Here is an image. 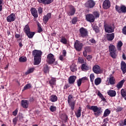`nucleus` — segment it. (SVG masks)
<instances>
[{"label": "nucleus", "instance_id": "43", "mask_svg": "<svg viewBox=\"0 0 126 126\" xmlns=\"http://www.w3.org/2000/svg\"><path fill=\"white\" fill-rule=\"evenodd\" d=\"M61 43H63V44H67V40L64 37H63L61 40Z\"/></svg>", "mask_w": 126, "mask_h": 126}, {"label": "nucleus", "instance_id": "39", "mask_svg": "<svg viewBox=\"0 0 126 126\" xmlns=\"http://www.w3.org/2000/svg\"><path fill=\"white\" fill-rule=\"evenodd\" d=\"M57 80H56V78H52V79L50 80L49 83L50 85H56V82Z\"/></svg>", "mask_w": 126, "mask_h": 126}, {"label": "nucleus", "instance_id": "60", "mask_svg": "<svg viewBox=\"0 0 126 126\" xmlns=\"http://www.w3.org/2000/svg\"><path fill=\"white\" fill-rule=\"evenodd\" d=\"M2 0H0V11H1L2 10V5H1V3H2Z\"/></svg>", "mask_w": 126, "mask_h": 126}, {"label": "nucleus", "instance_id": "9", "mask_svg": "<svg viewBox=\"0 0 126 126\" xmlns=\"http://www.w3.org/2000/svg\"><path fill=\"white\" fill-rule=\"evenodd\" d=\"M80 34L81 37L84 38V37H87V36H88V32L86 29H84V28H81L80 29Z\"/></svg>", "mask_w": 126, "mask_h": 126}, {"label": "nucleus", "instance_id": "22", "mask_svg": "<svg viewBox=\"0 0 126 126\" xmlns=\"http://www.w3.org/2000/svg\"><path fill=\"white\" fill-rule=\"evenodd\" d=\"M114 38H115V34L114 33L107 34L106 35V39H107L108 41H112V40H114Z\"/></svg>", "mask_w": 126, "mask_h": 126}, {"label": "nucleus", "instance_id": "28", "mask_svg": "<svg viewBox=\"0 0 126 126\" xmlns=\"http://www.w3.org/2000/svg\"><path fill=\"white\" fill-rule=\"evenodd\" d=\"M110 55L113 59H117L118 53L117 51H113L112 52H110Z\"/></svg>", "mask_w": 126, "mask_h": 126}, {"label": "nucleus", "instance_id": "14", "mask_svg": "<svg viewBox=\"0 0 126 126\" xmlns=\"http://www.w3.org/2000/svg\"><path fill=\"white\" fill-rule=\"evenodd\" d=\"M29 105V101L26 100H23L21 101V105L23 108L25 109H27L28 108V106Z\"/></svg>", "mask_w": 126, "mask_h": 126}, {"label": "nucleus", "instance_id": "3", "mask_svg": "<svg viewBox=\"0 0 126 126\" xmlns=\"http://www.w3.org/2000/svg\"><path fill=\"white\" fill-rule=\"evenodd\" d=\"M75 49L78 52H80V51H82V48H83V44L80 41L76 40L74 44Z\"/></svg>", "mask_w": 126, "mask_h": 126}, {"label": "nucleus", "instance_id": "6", "mask_svg": "<svg viewBox=\"0 0 126 126\" xmlns=\"http://www.w3.org/2000/svg\"><path fill=\"white\" fill-rule=\"evenodd\" d=\"M104 29L106 33H112V32H114V28L110 25L106 24L105 23H104Z\"/></svg>", "mask_w": 126, "mask_h": 126}, {"label": "nucleus", "instance_id": "61", "mask_svg": "<svg viewBox=\"0 0 126 126\" xmlns=\"http://www.w3.org/2000/svg\"><path fill=\"white\" fill-rule=\"evenodd\" d=\"M90 42L91 43H92V44H95L96 40H95V39H91L90 40Z\"/></svg>", "mask_w": 126, "mask_h": 126}, {"label": "nucleus", "instance_id": "13", "mask_svg": "<svg viewBox=\"0 0 126 126\" xmlns=\"http://www.w3.org/2000/svg\"><path fill=\"white\" fill-rule=\"evenodd\" d=\"M111 6V2L109 0H105L103 3V8L104 9H108Z\"/></svg>", "mask_w": 126, "mask_h": 126}, {"label": "nucleus", "instance_id": "40", "mask_svg": "<svg viewBox=\"0 0 126 126\" xmlns=\"http://www.w3.org/2000/svg\"><path fill=\"white\" fill-rule=\"evenodd\" d=\"M69 107H70L71 110L73 111L74 110V106H75V101L68 103Z\"/></svg>", "mask_w": 126, "mask_h": 126}, {"label": "nucleus", "instance_id": "48", "mask_svg": "<svg viewBox=\"0 0 126 126\" xmlns=\"http://www.w3.org/2000/svg\"><path fill=\"white\" fill-rule=\"evenodd\" d=\"M78 62L80 63H84V59L81 57H79L78 59Z\"/></svg>", "mask_w": 126, "mask_h": 126}, {"label": "nucleus", "instance_id": "53", "mask_svg": "<svg viewBox=\"0 0 126 126\" xmlns=\"http://www.w3.org/2000/svg\"><path fill=\"white\" fill-rule=\"evenodd\" d=\"M121 111H123V108L121 107H118L116 109V112L117 113H119V112H121Z\"/></svg>", "mask_w": 126, "mask_h": 126}, {"label": "nucleus", "instance_id": "57", "mask_svg": "<svg viewBox=\"0 0 126 126\" xmlns=\"http://www.w3.org/2000/svg\"><path fill=\"white\" fill-rule=\"evenodd\" d=\"M38 12L39 14H41L42 13V12H43V9H42V8H41V7H39L38 8Z\"/></svg>", "mask_w": 126, "mask_h": 126}, {"label": "nucleus", "instance_id": "18", "mask_svg": "<svg viewBox=\"0 0 126 126\" xmlns=\"http://www.w3.org/2000/svg\"><path fill=\"white\" fill-rule=\"evenodd\" d=\"M76 79V76H71L68 78V82L69 84H73L75 82V80Z\"/></svg>", "mask_w": 126, "mask_h": 126}, {"label": "nucleus", "instance_id": "25", "mask_svg": "<svg viewBox=\"0 0 126 126\" xmlns=\"http://www.w3.org/2000/svg\"><path fill=\"white\" fill-rule=\"evenodd\" d=\"M109 50L110 53L112 52H116L117 51V49H116V46L113 44H110L109 46Z\"/></svg>", "mask_w": 126, "mask_h": 126}, {"label": "nucleus", "instance_id": "54", "mask_svg": "<svg viewBox=\"0 0 126 126\" xmlns=\"http://www.w3.org/2000/svg\"><path fill=\"white\" fill-rule=\"evenodd\" d=\"M77 22V18L76 17L74 18L72 20V23H73V24H75V23H76Z\"/></svg>", "mask_w": 126, "mask_h": 126}, {"label": "nucleus", "instance_id": "62", "mask_svg": "<svg viewBox=\"0 0 126 126\" xmlns=\"http://www.w3.org/2000/svg\"><path fill=\"white\" fill-rule=\"evenodd\" d=\"M63 57H65V56H66V51H65V50H63Z\"/></svg>", "mask_w": 126, "mask_h": 126}, {"label": "nucleus", "instance_id": "42", "mask_svg": "<svg viewBox=\"0 0 126 126\" xmlns=\"http://www.w3.org/2000/svg\"><path fill=\"white\" fill-rule=\"evenodd\" d=\"M90 78L91 82H94V80L95 79V75H94V74H91L90 75Z\"/></svg>", "mask_w": 126, "mask_h": 126}, {"label": "nucleus", "instance_id": "26", "mask_svg": "<svg viewBox=\"0 0 126 126\" xmlns=\"http://www.w3.org/2000/svg\"><path fill=\"white\" fill-rule=\"evenodd\" d=\"M77 118H80L81 117V107H79V109L75 112Z\"/></svg>", "mask_w": 126, "mask_h": 126}, {"label": "nucleus", "instance_id": "12", "mask_svg": "<svg viewBox=\"0 0 126 126\" xmlns=\"http://www.w3.org/2000/svg\"><path fill=\"white\" fill-rule=\"evenodd\" d=\"M92 51L91 47L86 46L84 47V51L83 52V55L85 58L87 57V53H91Z\"/></svg>", "mask_w": 126, "mask_h": 126}, {"label": "nucleus", "instance_id": "50", "mask_svg": "<svg viewBox=\"0 0 126 126\" xmlns=\"http://www.w3.org/2000/svg\"><path fill=\"white\" fill-rule=\"evenodd\" d=\"M93 30L96 32V33H98L99 32V29L97 26L93 27Z\"/></svg>", "mask_w": 126, "mask_h": 126}, {"label": "nucleus", "instance_id": "17", "mask_svg": "<svg viewBox=\"0 0 126 126\" xmlns=\"http://www.w3.org/2000/svg\"><path fill=\"white\" fill-rule=\"evenodd\" d=\"M74 13H75V9L74 7H73V6H71L70 10L67 12V14L69 15V16H71L74 15Z\"/></svg>", "mask_w": 126, "mask_h": 126}, {"label": "nucleus", "instance_id": "20", "mask_svg": "<svg viewBox=\"0 0 126 126\" xmlns=\"http://www.w3.org/2000/svg\"><path fill=\"white\" fill-rule=\"evenodd\" d=\"M121 69L124 74L126 72V63L125 62L122 61L121 63Z\"/></svg>", "mask_w": 126, "mask_h": 126}, {"label": "nucleus", "instance_id": "46", "mask_svg": "<svg viewBox=\"0 0 126 126\" xmlns=\"http://www.w3.org/2000/svg\"><path fill=\"white\" fill-rule=\"evenodd\" d=\"M37 26H38V32L39 33L42 32V31H43V29H42V28H41V25H40V23H37Z\"/></svg>", "mask_w": 126, "mask_h": 126}, {"label": "nucleus", "instance_id": "56", "mask_svg": "<svg viewBox=\"0 0 126 126\" xmlns=\"http://www.w3.org/2000/svg\"><path fill=\"white\" fill-rule=\"evenodd\" d=\"M82 82V81L81 80V79H79L78 81H77V85L79 87V86H80V85H81V83Z\"/></svg>", "mask_w": 126, "mask_h": 126}, {"label": "nucleus", "instance_id": "21", "mask_svg": "<svg viewBox=\"0 0 126 126\" xmlns=\"http://www.w3.org/2000/svg\"><path fill=\"white\" fill-rule=\"evenodd\" d=\"M107 80H109V83L112 85L116 83V80L115 79V78L112 76V75H110V77L107 78Z\"/></svg>", "mask_w": 126, "mask_h": 126}, {"label": "nucleus", "instance_id": "2", "mask_svg": "<svg viewBox=\"0 0 126 126\" xmlns=\"http://www.w3.org/2000/svg\"><path fill=\"white\" fill-rule=\"evenodd\" d=\"M88 109L89 110H92L94 112L95 116H99L101 113H102V110H101V107H98L97 106H90L88 105Z\"/></svg>", "mask_w": 126, "mask_h": 126}, {"label": "nucleus", "instance_id": "16", "mask_svg": "<svg viewBox=\"0 0 126 126\" xmlns=\"http://www.w3.org/2000/svg\"><path fill=\"white\" fill-rule=\"evenodd\" d=\"M37 1L40 3H43V4H50L54 1V0H37Z\"/></svg>", "mask_w": 126, "mask_h": 126}, {"label": "nucleus", "instance_id": "59", "mask_svg": "<svg viewBox=\"0 0 126 126\" xmlns=\"http://www.w3.org/2000/svg\"><path fill=\"white\" fill-rule=\"evenodd\" d=\"M17 112H18V109H16L13 112V116H16L17 115Z\"/></svg>", "mask_w": 126, "mask_h": 126}, {"label": "nucleus", "instance_id": "45", "mask_svg": "<svg viewBox=\"0 0 126 126\" xmlns=\"http://www.w3.org/2000/svg\"><path fill=\"white\" fill-rule=\"evenodd\" d=\"M50 110L51 112H55V111H57V107L55 106L52 105L50 107Z\"/></svg>", "mask_w": 126, "mask_h": 126}, {"label": "nucleus", "instance_id": "63", "mask_svg": "<svg viewBox=\"0 0 126 126\" xmlns=\"http://www.w3.org/2000/svg\"><path fill=\"white\" fill-rule=\"evenodd\" d=\"M63 55H60V56L59 57V60H60V61H63Z\"/></svg>", "mask_w": 126, "mask_h": 126}, {"label": "nucleus", "instance_id": "23", "mask_svg": "<svg viewBox=\"0 0 126 126\" xmlns=\"http://www.w3.org/2000/svg\"><path fill=\"white\" fill-rule=\"evenodd\" d=\"M49 99L51 102H57L58 101V96L55 94H52L50 96Z\"/></svg>", "mask_w": 126, "mask_h": 126}, {"label": "nucleus", "instance_id": "32", "mask_svg": "<svg viewBox=\"0 0 126 126\" xmlns=\"http://www.w3.org/2000/svg\"><path fill=\"white\" fill-rule=\"evenodd\" d=\"M122 46H123V42H122V41H119L117 45V50H118V51H121V50H122Z\"/></svg>", "mask_w": 126, "mask_h": 126}, {"label": "nucleus", "instance_id": "34", "mask_svg": "<svg viewBox=\"0 0 126 126\" xmlns=\"http://www.w3.org/2000/svg\"><path fill=\"white\" fill-rule=\"evenodd\" d=\"M26 35L29 38L31 39V38H33V36H34V35H35V32H29L26 33Z\"/></svg>", "mask_w": 126, "mask_h": 126}, {"label": "nucleus", "instance_id": "33", "mask_svg": "<svg viewBox=\"0 0 126 126\" xmlns=\"http://www.w3.org/2000/svg\"><path fill=\"white\" fill-rule=\"evenodd\" d=\"M111 114V111L109 109H106L104 112L103 117H108Z\"/></svg>", "mask_w": 126, "mask_h": 126}, {"label": "nucleus", "instance_id": "41", "mask_svg": "<svg viewBox=\"0 0 126 126\" xmlns=\"http://www.w3.org/2000/svg\"><path fill=\"white\" fill-rule=\"evenodd\" d=\"M35 68H30L26 72V75H27V74H29L30 73H32V72H33V71H34Z\"/></svg>", "mask_w": 126, "mask_h": 126}, {"label": "nucleus", "instance_id": "58", "mask_svg": "<svg viewBox=\"0 0 126 126\" xmlns=\"http://www.w3.org/2000/svg\"><path fill=\"white\" fill-rule=\"evenodd\" d=\"M122 32L124 35H126V26L123 29Z\"/></svg>", "mask_w": 126, "mask_h": 126}, {"label": "nucleus", "instance_id": "5", "mask_svg": "<svg viewBox=\"0 0 126 126\" xmlns=\"http://www.w3.org/2000/svg\"><path fill=\"white\" fill-rule=\"evenodd\" d=\"M93 71L96 74H100L103 72V70L101 69V67L99 65L96 64L94 65L93 67Z\"/></svg>", "mask_w": 126, "mask_h": 126}, {"label": "nucleus", "instance_id": "31", "mask_svg": "<svg viewBox=\"0 0 126 126\" xmlns=\"http://www.w3.org/2000/svg\"><path fill=\"white\" fill-rule=\"evenodd\" d=\"M102 82V79L100 78H97L94 80L95 85H99Z\"/></svg>", "mask_w": 126, "mask_h": 126}, {"label": "nucleus", "instance_id": "49", "mask_svg": "<svg viewBox=\"0 0 126 126\" xmlns=\"http://www.w3.org/2000/svg\"><path fill=\"white\" fill-rule=\"evenodd\" d=\"M72 102V95L70 94L68 97V103H71Z\"/></svg>", "mask_w": 126, "mask_h": 126}, {"label": "nucleus", "instance_id": "15", "mask_svg": "<svg viewBox=\"0 0 126 126\" xmlns=\"http://www.w3.org/2000/svg\"><path fill=\"white\" fill-rule=\"evenodd\" d=\"M81 69L83 70V71H87V70H89V69H90V67H89L87 63H85L82 64Z\"/></svg>", "mask_w": 126, "mask_h": 126}, {"label": "nucleus", "instance_id": "64", "mask_svg": "<svg viewBox=\"0 0 126 126\" xmlns=\"http://www.w3.org/2000/svg\"><path fill=\"white\" fill-rule=\"evenodd\" d=\"M80 79H81L82 81H84V80H87V77H84Z\"/></svg>", "mask_w": 126, "mask_h": 126}, {"label": "nucleus", "instance_id": "11", "mask_svg": "<svg viewBox=\"0 0 126 126\" xmlns=\"http://www.w3.org/2000/svg\"><path fill=\"white\" fill-rule=\"evenodd\" d=\"M16 19V17L15 16V14L14 13H12L7 17L6 20L7 22H13Z\"/></svg>", "mask_w": 126, "mask_h": 126}, {"label": "nucleus", "instance_id": "7", "mask_svg": "<svg viewBox=\"0 0 126 126\" xmlns=\"http://www.w3.org/2000/svg\"><path fill=\"white\" fill-rule=\"evenodd\" d=\"M115 8L117 11L120 13H126V7L125 5H122L121 6L116 5Z\"/></svg>", "mask_w": 126, "mask_h": 126}, {"label": "nucleus", "instance_id": "29", "mask_svg": "<svg viewBox=\"0 0 126 126\" xmlns=\"http://www.w3.org/2000/svg\"><path fill=\"white\" fill-rule=\"evenodd\" d=\"M124 83H125V80H122L120 82H119L117 85V87L118 89H120L123 87V86L124 85Z\"/></svg>", "mask_w": 126, "mask_h": 126}, {"label": "nucleus", "instance_id": "37", "mask_svg": "<svg viewBox=\"0 0 126 126\" xmlns=\"http://www.w3.org/2000/svg\"><path fill=\"white\" fill-rule=\"evenodd\" d=\"M121 94L124 98L126 97V89H122L121 91Z\"/></svg>", "mask_w": 126, "mask_h": 126}, {"label": "nucleus", "instance_id": "52", "mask_svg": "<svg viewBox=\"0 0 126 126\" xmlns=\"http://www.w3.org/2000/svg\"><path fill=\"white\" fill-rule=\"evenodd\" d=\"M86 59L87 60V61H88L89 62L91 61V60H92V55H88V56H87L86 57Z\"/></svg>", "mask_w": 126, "mask_h": 126}, {"label": "nucleus", "instance_id": "36", "mask_svg": "<svg viewBox=\"0 0 126 126\" xmlns=\"http://www.w3.org/2000/svg\"><path fill=\"white\" fill-rule=\"evenodd\" d=\"M24 31L26 34H27V33L30 32V28H29V26H28V25L25 26L24 29Z\"/></svg>", "mask_w": 126, "mask_h": 126}, {"label": "nucleus", "instance_id": "10", "mask_svg": "<svg viewBox=\"0 0 126 126\" xmlns=\"http://www.w3.org/2000/svg\"><path fill=\"white\" fill-rule=\"evenodd\" d=\"M95 1L93 0H89L85 4V6L86 7H89V8H92L95 6Z\"/></svg>", "mask_w": 126, "mask_h": 126}, {"label": "nucleus", "instance_id": "55", "mask_svg": "<svg viewBox=\"0 0 126 126\" xmlns=\"http://www.w3.org/2000/svg\"><path fill=\"white\" fill-rule=\"evenodd\" d=\"M17 118H15L13 119V123L14 126H15V125H16L17 123Z\"/></svg>", "mask_w": 126, "mask_h": 126}, {"label": "nucleus", "instance_id": "19", "mask_svg": "<svg viewBox=\"0 0 126 126\" xmlns=\"http://www.w3.org/2000/svg\"><path fill=\"white\" fill-rule=\"evenodd\" d=\"M32 14L33 16H34L35 18L38 17V12L37 11V9L35 8H32L31 9Z\"/></svg>", "mask_w": 126, "mask_h": 126}, {"label": "nucleus", "instance_id": "8", "mask_svg": "<svg viewBox=\"0 0 126 126\" xmlns=\"http://www.w3.org/2000/svg\"><path fill=\"white\" fill-rule=\"evenodd\" d=\"M86 19L89 22L93 23L95 21V17L93 14H88L86 15Z\"/></svg>", "mask_w": 126, "mask_h": 126}, {"label": "nucleus", "instance_id": "27", "mask_svg": "<svg viewBox=\"0 0 126 126\" xmlns=\"http://www.w3.org/2000/svg\"><path fill=\"white\" fill-rule=\"evenodd\" d=\"M51 13H48L46 15L44 16L43 17V21L47 22L51 18Z\"/></svg>", "mask_w": 126, "mask_h": 126}, {"label": "nucleus", "instance_id": "1", "mask_svg": "<svg viewBox=\"0 0 126 126\" xmlns=\"http://www.w3.org/2000/svg\"><path fill=\"white\" fill-rule=\"evenodd\" d=\"M33 55L34 56V64L37 65L41 63V60L42 59V55L43 53L41 50H34L32 52Z\"/></svg>", "mask_w": 126, "mask_h": 126}, {"label": "nucleus", "instance_id": "38", "mask_svg": "<svg viewBox=\"0 0 126 126\" xmlns=\"http://www.w3.org/2000/svg\"><path fill=\"white\" fill-rule=\"evenodd\" d=\"M97 96H99V98H100L102 101H105L106 100L105 97H104V96H103V94L99 91H97Z\"/></svg>", "mask_w": 126, "mask_h": 126}, {"label": "nucleus", "instance_id": "4", "mask_svg": "<svg viewBox=\"0 0 126 126\" xmlns=\"http://www.w3.org/2000/svg\"><path fill=\"white\" fill-rule=\"evenodd\" d=\"M55 61H56V58H55V56H54V55L50 53L47 55V59H46L47 63L51 64L54 63Z\"/></svg>", "mask_w": 126, "mask_h": 126}, {"label": "nucleus", "instance_id": "35", "mask_svg": "<svg viewBox=\"0 0 126 126\" xmlns=\"http://www.w3.org/2000/svg\"><path fill=\"white\" fill-rule=\"evenodd\" d=\"M27 61V58L26 57L22 56L19 59L20 63H25Z\"/></svg>", "mask_w": 126, "mask_h": 126}, {"label": "nucleus", "instance_id": "47", "mask_svg": "<svg viewBox=\"0 0 126 126\" xmlns=\"http://www.w3.org/2000/svg\"><path fill=\"white\" fill-rule=\"evenodd\" d=\"M94 15L95 18H99V17L100 16V14L98 12H94Z\"/></svg>", "mask_w": 126, "mask_h": 126}, {"label": "nucleus", "instance_id": "24", "mask_svg": "<svg viewBox=\"0 0 126 126\" xmlns=\"http://www.w3.org/2000/svg\"><path fill=\"white\" fill-rule=\"evenodd\" d=\"M107 94L108 95L110 96V97H115L117 93H116V91H115L114 90H109L107 92Z\"/></svg>", "mask_w": 126, "mask_h": 126}, {"label": "nucleus", "instance_id": "44", "mask_svg": "<svg viewBox=\"0 0 126 126\" xmlns=\"http://www.w3.org/2000/svg\"><path fill=\"white\" fill-rule=\"evenodd\" d=\"M31 88V84H28L24 87V90H27V89H30Z\"/></svg>", "mask_w": 126, "mask_h": 126}, {"label": "nucleus", "instance_id": "30", "mask_svg": "<svg viewBox=\"0 0 126 126\" xmlns=\"http://www.w3.org/2000/svg\"><path fill=\"white\" fill-rule=\"evenodd\" d=\"M70 70L72 72H74L77 70V68H76V65L75 64H72L70 66Z\"/></svg>", "mask_w": 126, "mask_h": 126}, {"label": "nucleus", "instance_id": "51", "mask_svg": "<svg viewBox=\"0 0 126 126\" xmlns=\"http://www.w3.org/2000/svg\"><path fill=\"white\" fill-rule=\"evenodd\" d=\"M44 71L45 73H48V72H49V67H48V66H45L44 67Z\"/></svg>", "mask_w": 126, "mask_h": 126}]
</instances>
